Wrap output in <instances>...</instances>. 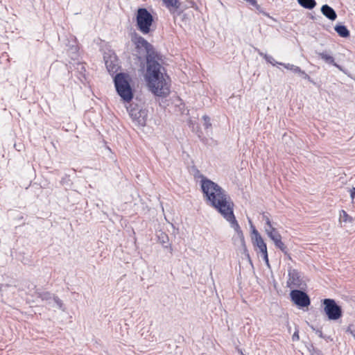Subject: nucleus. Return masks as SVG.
I'll return each instance as SVG.
<instances>
[{"mask_svg": "<svg viewBox=\"0 0 355 355\" xmlns=\"http://www.w3.org/2000/svg\"><path fill=\"white\" fill-rule=\"evenodd\" d=\"M324 312L330 320H337L342 316V309L334 300L324 299L322 302Z\"/></svg>", "mask_w": 355, "mask_h": 355, "instance_id": "nucleus-6", "label": "nucleus"}, {"mask_svg": "<svg viewBox=\"0 0 355 355\" xmlns=\"http://www.w3.org/2000/svg\"><path fill=\"white\" fill-rule=\"evenodd\" d=\"M114 80L119 95L124 101H130L133 98V94L129 83V76L124 73H118Z\"/></svg>", "mask_w": 355, "mask_h": 355, "instance_id": "nucleus-3", "label": "nucleus"}, {"mask_svg": "<svg viewBox=\"0 0 355 355\" xmlns=\"http://www.w3.org/2000/svg\"><path fill=\"white\" fill-rule=\"evenodd\" d=\"M128 111L135 125L138 127L146 125L148 116L147 110L139 109L138 107H130L128 108Z\"/></svg>", "mask_w": 355, "mask_h": 355, "instance_id": "nucleus-8", "label": "nucleus"}, {"mask_svg": "<svg viewBox=\"0 0 355 355\" xmlns=\"http://www.w3.org/2000/svg\"><path fill=\"white\" fill-rule=\"evenodd\" d=\"M202 119L204 121V123H203V125L204 127L206 128V129H209V128H211V123L210 122V119L208 116L207 115H204L202 116Z\"/></svg>", "mask_w": 355, "mask_h": 355, "instance_id": "nucleus-21", "label": "nucleus"}, {"mask_svg": "<svg viewBox=\"0 0 355 355\" xmlns=\"http://www.w3.org/2000/svg\"><path fill=\"white\" fill-rule=\"evenodd\" d=\"M293 340H299V334L297 331H295L292 337Z\"/></svg>", "mask_w": 355, "mask_h": 355, "instance_id": "nucleus-25", "label": "nucleus"}, {"mask_svg": "<svg viewBox=\"0 0 355 355\" xmlns=\"http://www.w3.org/2000/svg\"><path fill=\"white\" fill-rule=\"evenodd\" d=\"M292 301L300 307H307L310 305V298L302 291L293 290L290 293Z\"/></svg>", "mask_w": 355, "mask_h": 355, "instance_id": "nucleus-10", "label": "nucleus"}, {"mask_svg": "<svg viewBox=\"0 0 355 355\" xmlns=\"http://www.w3.org/2000/svg\"><path fill=\"white\" fill-rule=\"evenodd\" d=\"M350 192V197L352 198V200H354V198H355V188H352L349 191Z\"/></svg>", "mask_w": 355, "mask_h": 355, "instance_id": "nucleus-24", "label": "nucleus"}, {"mask_svg": "<svg viewBox=\"0 0 355 355\" xmlns=\"http://www.w3.org/2000/svg\"><path fill=\"white\" fill-rule=\"evenodd\" d=\"M288 279L287 281L288 286L290 288H303L305 285L304 282L297 270L290 269L288 270Z\"/></svg>", "mask_w": 355, "mask_h": 355, "instance_id": "nucleus-12", "label": "nucleus"}, {"mask_svg": "<svg viewBox=\"0 0 355 355\" xmlns=\"http://www.w3.org/2000/svg\"><path fill=\"white\" fill-rule=\"evenodd\" d=\"M262 218H263V220L265 221V226H270L271 225H273L272 223L269 216L267 214H263Z\"/></svg>", "mask_w": 355, "mask_h": 355, "instance_id": "nucleus-23", "label": "nucleus"}, {"mask_svg": "<svg viewBox=\"0 0 355 355\" xmlns=\"http://www.w3.org/2000/svg\"><path fill=\"white\" fill-rule=\"evenodd\" d=\"M252 240L253 245L257 248L259 249V252L261 253V256L263 257V260L265 261L266 263L268 266L269 261L266 244L264 242L261 234L255 228H253L252 232Z\"/></svg>", "mask_w": 355, "mask_h": 355, "instance_id": "nucleus-9", "label": "nucleus"}, {"mask_svg": "<svg viewBox=\"0 0 355 355\" xmlns=\"http://www.w3.org/2000/svg\"><path fill=\"white\" fill-rule=\"evenodd\" d=\"M321 12L331 21H334L337 17L335 10L327 4L322 6Z\"/></svg>", "mask_w": 355, "mask_h": 355, "instance_id": "nucleus-14", "label": "nucleus"}, {"mask_svg": "<svg viewBox=\"0 0 355 355\" xmlns=\"http://www.w3.org/2000/svg\"><path fill=\"white\" fill-rule=\"evenodd\" d=\"M200 186L207 204L217 209L230 223L231 227L236 232V235L234 236V241L238 242L246 252L243 234L234 215V205L230 198L218 184L203 175L201 176Z\"/></svg>", "mask_w": 355, "mask_h": 355, "instance_id": "nucleus-1", "label": "nucleus"}, {"mask_svg": "<svg viewBox=\"0 0 355 355\" xmlns=\"http://www.w3.org/2000/svg\"><path fill=\"white\" fill-rule=\"evenodd\" d=\"M318 55L326 63L333 64L338 69H341L340 67L335 62L333 56L327 52L319 53Z\"/></svg>", "mask_w": 355, "mask_h": 355, "instance_id": "nucleus-15", "label": "nucleus"}, {"mask_svg": "<svg viewBox=\"0 0 355 355\" xmlns=\"http://www.w3.org/2000/svg\"><path fill=\"white\" fill-rule=\"evenodd\" d=\"M263 58L266 60L267 62H270L272 65H275V64H279V63H280V62H276L275 60V59L272 56H270V55H264Z\"/></svg>", "mask_w": 355, "mask_h": 355, "instance_id": "nucleus-22", "label": "nucleus"}, {"mask_svg": "<svg viewBox=\"0 0 355 355\" xmlns=\"http://www.w3.org/2000/svg\"><path fill=\"white\" fill-rule=\"evenodd\" d=\"M42 300H46L48 304L53 308L64 310L62 302L57 297L52 296L50 293H46L42 295Z\"/></svg>", "mask_w": 355, "mask_h": 355, "instance_id": "nucleus-13", "label": "nucleus"}, {"mask_svg": "<svg viewBox=\"0 0 355 355\" xmlns=\"http://www.w3.org/2000/svg\"><path fill=\"white\" fill-rule=\"evenodd\" d=\"M137 27L143 34H148L153 22L152 15L146 8H139L136 14Z\"/></svg>", "mask_w": 355, "mask_h": 355, "instance_id": "nucleus-4", "label": "nucleus"}, {"mask_svg": "<svg viewBox=\"0 0 355 355\" xmlns=\"http://www.w3.org/2000/svg\"><path fill=\"white\" fill-rule=\"evenodd\" d=\"M132 42L137 49L138 57L139 58L146 57L147 60L148 58L152 59L150 58L152 46L145 39L137 34H135L132 37Z\"/></svg>", "mask_w": 355, "mask_h": 355, "instance_id": "nucleus-5", "label": "nucleus"}, {"mask_svg": "<svg viewBox=\"0 0 355 355\" xmlns=\"http://www.w3.org/2000/svg\"><path fill=\"white\" fill-rule=\"evenodd\" d=\"M106 68L110 73H114L119 69V63L116 55L111 52H106L103 56Z\"/></svg>", "mask_w": 355, "mask_h": 355, "instance_id": "nucleus-11", "label": "nucleus"}, {"mask_svg": "<svg viewBox=\"0 0 355 355\" xmlns=\"http://www.w3.org/2000/svg\"><path fill=\"white\" fill-rule=\"evenodd\" d=\"M352 218L347 214L346 211L344 210H342L340 212V222L342 223H348L352 222Z\"/></svg>", "mask_w": 355, "mask_h": 355, "instance_id": "nucleus-20", "label": "nucleus"}, {"mask_svg": "<svg viewBox=\"0 0 355 355\" xmlns=\"http://www.w3.org/2000/svg\"><path fill=\"white\" fill-rule=\"evenodd\" d=\"M264 231L268 238L273 242L275 247L284 252H286V247L283 243L282 235L273 225L264 226Z\"/></svg>", "mask_w": 355, "mask_h": 355, "instance_id": "nucleus-7", "label": "nucleus"}, {"mask_svg": "<svg viewBox=\"0 0 355 355\" xmlns=\"http://www.w3.org/2000/svg\"><path fill=\"white\" fill-rule=\"evenodd\" d=\"M164 5L170 10H175L178 6V0H162Z\"/></svg>", "mask_w": 355, "mask_h": 355, "instance_id": "nucleus-17", "label": "nucleus"}, {"mask_svg": "<svg viewBox=\"0 0 355 355\" xmlns=\"http://www.w3.org/2000/svg\"><path fill=\"white\" fill-rule=\"evenodd\" d=\"M279 64L284 66L286 69L291 70L295 73L301 74L305 78L308 77V75L304 71H302L301 69L297 66H295L294 64H291L289 63H288V64L279 63Z\"/></svg>", "mask_w": 355, "mask_h": 355, "instance_id": "nucleus-16", "label": "nucleus"}, {"mask_svg": "<svg viewBox=\"0 0 355 355\" xmlns=\"http://www.w3.org/2000/svg\"><path fill=\"white\" fill-rule=\"evenodd\" d=\"M298 3L304 8L313 9L316 6L315 0H297Z\"/></svg>", "mask_w": 355, "mask_h": 355, "instance_id": "nucleus-19", "label": "nucleus"}, {"mask_svg": "<svg viewBox=\"0 0 355 355\" xmlns=\"http://www.w3.org/2000/svg\"><path fill=\"white\" fill-rule=\"evenodd\" d=\"M241 354H242V355H244V354H243V353H242V352H241Z\"/></svg>", "mask_w": 355, "mask_h": 355, "instance_id": "nucleus-26", "label": "nucleus"}, {"mask_svg": "<svg viewBox=\"0 0 355 355\" xmlns=\"http://www.w3.org/2000/svg\"><path fill=\"white\" fill-rule=\"evenodd\" d=\"M334 29L340 37H347L349 35V31L343 25H336Z\"/></svg>", "mask_w": 355, "mask_h": 355, "instance_id": "nucleus-18", "label": "nucleus"}, {"mask_svg": "<svg viewBox=\"0 0 355 355\" xmlns=\"http://www.w3.org/2000/svg\"><path fill=\"white\" fill-rule=\"evenodd\" d=\"M160 64L148 58L145 78L149 90L158 96H166L170 92L169 78Z\"/></svg>", "mask_w": 355, "mask_h": 355, "instance_id": "nucleus-2", "label": "nucleus"}]
</instances>
